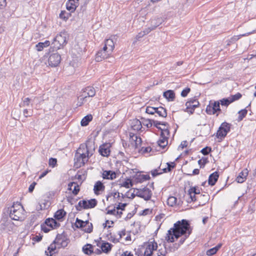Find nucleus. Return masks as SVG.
<instances>
[{
    "label": "nucleus",
    "mask_w": 256,
    "mask_h": 256,
    "mask_svg": "<svg viewBox=\"0 0 256 256\" xmlns=\"http://www.w3.org/2000/svg\"><path fill=\"white\" fill-rule=\"evenodd\" d=\"M68 37V34L66 32H61L57 34L51 44L50 51H56L62 48L67 44Z\"/></svg>",
    "instance_id": "3"
},
{
    "label": "nucleus",
    "mask_w": 256,
    "mask_h": 256,
    "mask_svg": "<svg viewBox=\"0 0 256 256\" xmlns=\"http://www.w3.org/2000/svg\"><path fill=\"white\" fill-rule=\"evenodd\" d=\"M248 113V110L246 108L242 110H240L238 112V121L240 122L242 121L243 118L246 116V114Z\"/></svg>",
    "instance_id": "39"
},
{
    "label": "nucleus",
    "mask_w": 256,
    "mask_h": 256,
    "mask_svg": "<svg viewBox=\"0 0 256 256\" xmlns=\"http://www.w3.org/2000/svg\"><path fill=\"white\" fill-rule=\"evenodd\" d=\"M104 179L114 180L116 178V172L112 170H104L102 174Z\"/></svg>",
    "instance_id": "19"
},
{
    "label": "nucleus",
    "mask_w": 256,
    "mask_h": 256,
    "mask_svg": "<svg viewBox=\"0 0 256 256\" xmlns=\"http://www.w3.org/2000/svg\"><path fill=\"white\" fill-rule=\"evenodd\" d=\"M56 244H54V242L53 244H52L48 247V252L50 253V256H52V252L54 251L56 249Z\"/></svg>",
    "instance_id": "55"
},
{
    "label": "nucleus",
    "mask_w": 256,
    "mask_h": 256,
    "mask_svg": "<svg viewBox=\"0 0 256 256\" xmlns=\"http://www.w3.org/2000/svg\"><path fill=\"white\" fill-rule=\"evenodd\" d=\"M80 97L82 98H78V102L76 104L77 106H82L86 101V98L85 96H81L80 95Z\"/></svg>",
    "instance_id": "47"
},
{
    "label": "nucleus",
    "mask_w": 256,
    "mask_h": 256,
    "mask_svg": "<svg viewBox=\"0 0 256 256\" xmlns=\"http://www.w3.org/2000/svg\"><path fill=\"white\" fill-rule=\"evenodd\" d=\"M190 234H184L182 236L181 238L180 239L178 243H176L174 244V248H172L171 250L174 251L178 249V248L180 246V245L184 244V241L186 238H188Z\"/></svg>",
    "instance_id": "23"
},
{
    "label": "nucleus",
    "mask_w": 256,
    "mask_h": 256,
    "mask_svg": "<svg viewBox=\"0 0 256 256\" xmlns=\"http://www.w3.org/2000/svg\"><path fill=\"white\" fill-rule=\"evenodd\" d=\"M152 150V148L150 146L148 147H142L141 148L140 151L142 154H146L150 152Z\"/></svg>",
    "instance_id": "63"
},
{
    "label": "nucleus",
    "mask_w": 256,
    "mask_h": 256,
    "mask_svg": "<svg viewBox=\"0 0 256 256\" xmlns=\"http://www.w3.org/2000/svg\"><path fill=\"white\" fill-rule=\"evenodd\" d=\"M112 145L110 142H106L99 147L98 152L102 156L108 157L110 153V148Z\"/></svg>",
    "instance_id": "12"
},
{
    "label": "nucleus",
    "mask_w": 256,
    "mask_h": 256,
    "mask_svg": "<svg viewBox=\"0 0 256 256\" xmlns=\"http://www.w3.org/2000/svg\"><path fill=\"white\" fill-rule=\"evenodd\" d=\"M166 164L168 165L167 170L170 172L176 166V165L174 162H167Z\"/></svg>",
    "instance_id": "59"
},
{
    "label": "nucleus",
    "mask_w": 256,
    "mask_h": 256,
    "mask_svg": "<svg viewBox=\"0 0 256 256\" xmlns=\"http://www.w3.org/2000/svg\"><path fill=\"white\" fill-rule=\"evenodd\" d=\"M232 124L226 122H222L217 130L216 136L218 138L224 139L230 132Z\"/></svg>",
    "instance_id": "7"
},
{
    "label": "nucleus",
    "mask_w": 256,
    "mask_h": 256,
    "mask_svg": "<svg viewBox=\"0 0 256 256\" xmlns=\"http://www.w3.org/2000/svg\"><path fill=\"white\" fill-rule=\"evenodd\" d=\"M83 252L88 255H90L94 253L93 246L91 244H87L82 247Z\"/></svg>",
    "instance_id": "31"
},
{
    "label": "nucleus",
    "mask_w": 256,
    "mask_h": 256,
    "mask_svg": "<svg viewBox=\"0 0 256 256\" xmlns=\"http://www.w3.org/2000/svg\"><path fill=\"white\" fill-rule=\"evenodd\" d=\"M163 96L168 101H173L175 98V94L172 90H168L164 92Z\"/></svg>",
    "instance_id": "27"
},
{
    "label": "nucleus",
    "mask_w": 256,
    "mask_h": 256,
    "mask_svg": "<svg viewBox=\"0 0 256 256\" xmlns=\"http://www.w3.org/2000/svg\"><path fill=\"white\" fill-rule=\"evenodd\" d=\"M74 184V186L72 190V194L74 196H76L78 194V193L79 192L80 190V189L79 188V186L77 184V182H70V183H69L68 184V190H72V186Z\"/></svg>",
    "instance_id": "30"
},
{
    "label": "nucleus",
    "mask_w": 256,
    "mask_h": 256,
    "mask_svg": "<svg viewBox=\"0 0 256 256\" xmlns=\"http://www.w3.org/2000/svg\"><path fill=\"white\" fill-rule=\"evenodd\" d=\"M98 204V201L95 198H92L88 200H80L77 205L75 206L76 210L81 211L83 209H89L94 208Z\"/></svg>",
    "instance_id": "6"
},
{
    "label": "nucleus",
    "mask_w": 256,
    "mask_h": 256,
    "mask_svg": "<svg viewBox=\"0 0 256 256\" xmlns=\"http://www.w3.org/2000/svg\"><path fill=\"white\" fill-rule=\"evenodd\" d=\"M135 142V148H138L139 146H140L142 144V140L141 138L138 136H136V140H134Z\"/></svg>",
    "instance_id": "51"
},
{
    "label": "nucleus",
    "mask_w": 256,
    "mask_h": 256,
    "mask_svg": "<svg viewBox=\"0 0 256 256\" xmlns=\"http://www.w3.org/2000/svg\"><path fill=\"white\" fill-rule=\"evenodd\" d=\"M162 22V20L160 18H157L156 19L152 20L151 21L152 26H156V28L159 26Z\"/></svg>",
    "instance_id": "43"
},
{
    "label": "nucleus",
    "mask_w": 256,
    "mask_h": 256,
    "mask_svg": "<svg viewBox=\"0 0 256 256\" xmlns=\"http://www.w3.org/2000/svg\"><path fill=\"white\" fill-rule=\"evenodd\" d=\"M36 49L38 51H42L44 48H46L42 42H40L36 46Z\"/></svg>",
    "instance_id": "62"
},
{
    "label": "nucleus",
    "mask_w": 256,
    "mask_h": 256,
    "mask_svg": "<svg viewBox=\"0 0 256 256\" xmlns=\"http://www.w3.org/2000/svg\"><path fill=\"white\" fill-rule=\"evenodd\" d=\"M208 162V158H202V159L198 160V164L200 168H204Z\"/></svg>",
    "instance_id": "49"
},
{
    "label": "nucleus",
    "mask_w": 256,
    "mask_h": 256,
    "mask_svg": "<svg viewBox=\"0 0 256 256\" xmlns=\"http://www.w3.org/2000/svg\"><path fill=\"white\" fill-rule=\"evenodd\" d=\"M213 114H216V116H218V114L222 112V110L220 108V102L219 101L213 102Z\"/></svg>",
    "instance_id": "25"
},
{
    "label": "nucleus",
    "mask_w": 256,
    "mask_h": 256,
    "mask_svg": "<svg viewBox=\"0 0 256 256\" xmlns=\"http://www.w3.org/2000/svg\"><path fill=\"white\" fill-rule=\"evenodd\" d=\"M104 43L106 46L108 48V52H112L114 48V44L113 40L112 39H107L105 40Z\"/></svg>",
    "instance_id": "37"
},
{
    "label": "nucleus",
    "mask_w": 256,
    "mask_h": 256,
    "mask_svg": "<svg viewBox=\"0 0 256 256\" xmlns=\"http://www.w3.org/2000/svg\"><path fill=\"white\" fill-rule=\"evenodd\" d=\"M219 177V174L218 172H214L213 173L211 174L208 179V185L213 186H214Z\"/></svg>",
    "instance_id": "16"
},
{
    "label": "nucleus",
    "mask_w": 256,
    "mask_h": 256,
    "mask_svg": "<svg viewBox=\"0 0 256 256\" xmlns=\"http://www.w3.org/2000/svg\"><path fill=\"white\" fill-rule=\"evenodd\" d=\"M96 94L95 89L92 86H87L82 90L81 96H85L88 97H93Z\"/></svg>",
    "instance_id": "13"
},
{
    "label": "nucleus",
    "mask_w": 256,
    "mask_h": 256,
    "mask_svg": "<svg viewBox=\"0 0 256 256\" xmlns=\"http://www.w3.org/2000/svg\"><path fill=\"white\" fill-rule=\"evenodd\" d=\"M69 240L62 234H58L55 240L54 241V244H56L58 248H64L66 246L69 242Z\"/></svg>",
    "instance_id": "11"
},
{
    "label": "nucleus",
    "mask_w": 256,
    "mask_h": 256,
    "mask_svg": "<svg viewBox=\"0 0 256 256\" xmlns=\"http://www.w3.org/2000/svg\"><path fill=\"white\" fill-rule=\"evenodd\" d=\"M158 244L154 240L150 242L149 240L144 244L140 246L136 249H134L136 256H152L153 251L156 250Z\"/></svg>",
    "instance_id": "2"
},
{
    "label": "nucleus",
    "mask_w": 256,
    "mask_h": 256,
    "mask_svg": "<svg viewBox=\"0 0 256 256\" xmlns=\"http://www.w3.org/2000/svg\"><path fill=\"white\" fill-rule=\"evenodd\" d=\"M210 126L206 128V130H205V128H203L200 130V132L202 134H200L202 136H208L210 133Z\"/></svg>",
    "instance_id": "58"
},
{
    "label": "nucleus",
    "mask_w": 256,
    "mask_h": 256,
    "mask_svg": "<svg viewBox=\"0 0 256 256\" xmlns=\"http://www.w3.org/2000/svg\"><path fill=\"white\" fill-rule=\"evenodd\" d=\"M248 174V170L247 168L244 169L236 178V180L238 183H242L246 179Z\"/></svg>",
    "instance_id": "17"
},
{
    "label": "nucleus",
    "mask_w": 256,
    "mask_h": 256,
    "mask_svg": "<svg viewBox=\"0 0 256 256\" xmlns=\"http://www.w3.org/2000/svg\"><path fill=\"white\" fill-rule=\"evenodd\" d=\"M79 0H68L66 3V9L74 12L78 6Z\"/></svg>",
    "instance_id": "15"
},
{
    "label": "nucleus",
    "mask_w": 256,
    "mask_h": 256,
    "mask_svg": "<svg viewBox=\"0 0 256 256\" xmlns=\"http://www.w3.org/2000/svg\"><path fill=\"white\" fill-rule=\"evenodd\" d=\"M177 198L175 196H170L167 200V204L170 206H174L176 204Z\"/></svg>",
    "instance_id": "40"
},
{
    "label": "nucleus",
    "mask_w": 256,
    "mask_h": 256,
    "mask_svg": "<svg viewBox=\"0 0 256 256\" xmlns=\"http://www.w3.org/2000/svg\"><path fill=\"white\" fill-rule=\"evenodd\" d=\"M88 226L84 229V230L87 233H90L92 232L93 226L91 222H88V224H87Z\"/></svg>",
    "instance_id": "50"
},
{
    "label": "nucleus",
    "mask_w": 256,
    "mask_h": 256,
    "mask_svg": "<svg viewBox=\"0 0 256 256\" xmlns=\"http://www.w3.org/2000/svg\"><path fill=\"white\" fill-rule=\"evenodd\" d=\"M192 230L188 220L183 219L178 220L174 224L173 228L168 231L166 240L168 242H174V238L178 239L184 234H190Z\"/></svg>",
    "instance_id": "1"
},
{
    "label": "nucleus",
    "mask_w": 256,
    "mask_h": 256,
    "mask_svg": "<svg viewBox=\"0 0 256 256\" xmlns=\"http://www.w3.org/2000/svg\"><path fill=\"white\" fill-rule=\"evenodd\" d=\"M91 156L84 153L76 152L74 158L75 165L80 167L84 166Z\"/></svg>",
    "instance_id": "8"
},
{
    "label": "nucleus",
    "mask_w": 256,
    "mask_h": 256,
    "mask_svg": "<svg viewBox=\"0 0 256 256\" xmlns=\"http://www.w3.org/2000/svg\"><path fill=\"white\" fill-rule=\"evenodd\" d=\"M48 164L50 166L54 168L57 164V160L56 158H51L49 159Z\"/></svg>",
    "instance_id": "54"
},
{
    "label": "nucleus",
    "mask_w": 256,
    "mask_h": 256,
    "mask_svg": "<svg viewBox=\"0 0 256 256\" xmlns=\"http://www.w3.org/2000/svg\"><path fill=\"white\" fill-rule=\"evenodd\" d=\"M222 244H218L216 246L206 251V254L208 256H210L216 253V252L218 250L221 248Z\"/></svg>",
    "instance_id": "33"
},
{
    "label": "nucleus",
    "mask_w": 256,
    "mask_h": 256,
    "mask_svg": "<svg viewBox=\"0 0 256 256\" xmlns=\"http://www.w3.org/2000/svg\"><path fill=\"white\" fill-rule=\"evenodd\" d=\"M66 212L64 210V209H60L58 210L56 212L54 215V217L56 220H60L66 216Z\"/></svg>",
    "instance_id": "28"
},
{
    "label": "nucleus",
    "mask_w": 256,
    "mask_h": 256,
    "mask_svg": "<svg viewBox=\"0 0 256 256\" xmlns=\"http://www.w3.org/2000/svg\"><path fill=\"white\" fill-rule=\"evenodd\" d=\"M92 114H88L85 116L81 120L80 124L82 126H86L88 123L92 120Z\"/></svg>",
    "instance_id": "35"
},
{
    "label": "nucleus",
    "mask_w": 256,
    "mask_h": 256,
    "mask_svg": "<svg viewBox=\"0 0 256 256\" xmlns=\"http://www.w3.org/2000/svg\"><path fill=\"white\" fill-rule=\"evenodd\" d=\"M156 28V26H150L147 28H146L142 31L144 35H146L150 33L152 30H154Z\"/></svg>",
    "instance_id": "64"
},
{
    "label": "nucleus",
    "mask_w": 256,
    "mask_h": 256,
    "mask_svg": "<svg viewBox=\"0 0 256 256\" xmlns=\"http://www.w3.org/2000/svg\"><path fill=\"white\" fill-rule=\"evenodd\" d=\"M136 180L137 182H142L146 180L150 179V176L148 174H138L136 175Z\"/></svg>",
    "instance_id": "36"
},
{
    "label": "nucleus",
    "mask_w": 256,
    "mask_h": 256,
    "mask_svg": "<svg viewBox=\"0 0 256 256\" xmlns=\"http://www.w3.org/2000/svg\"><path fill=\"white\" fill-rule=\"evenodd\" d=\"M242 96V95L240 93L238 92L234 95H232L228 97L231 102H232L236 100H237L240 99Z\"/></svg>",
    "instance_id": "42"
},
{
    "label": "nucleus",
    "mask_w": 256,
    "mask_h": 256,
    "mask_svg": "<svg viewBox=\"0 0 256 256\" xmlns=\"http://www.w3.org/2000/svg\"><path fill=\"white\" fill-rule=\"evenodd\" d=\"M61 60V56L58 52L50 54L48 57V63L52 67L58 66Z\"/></svg>",
    "instance_id": "10"
},
{
    "label": "nucleus",
    "mask_w": 256,
    "mask_h": 256,
    "mask_svg": "<svg viewBox=\"0 0 256 256\" xmlns=\"http://www.w3.org/2000/svg\"><path fill=\"white\" fill-rule=\"evenodd\" d=\"M190 88H186L182 90L180 95L182 97H186L188 96V94L190 92Z\"/></svg>",
    "instance_id": "60"
},
{
    "label": "nucleus",
    "mask_w": 256,
    "mask_h": 256,
    "mask_svg": "<svg viewBox=\"0 0 256 256\" xmlns=\"http://www.w3.org/2000/svg\"><path fill=\"white\" fill-rule=\"evenodd\" d=\"M168 136H160V139L158 142V145L160 148H164L168 145Z\"/></svg>",
    "instance_id": "32"
},
{
    "label": "nucleus",
    "mask_w": 256,
    "mask_h": 256,
    "mask_svg": "<svg viewBox=\"0 0 256 256\" xmlns=\"http://www.w3.org/2000/svg\"><path fill=\"white\" fill-rule=\"evenodd\" d=\"M254 32H255V30H254L252 32H250L246 33V34H240L239 36H233L230 39L228 40H226V42H227L226 46H230L231 44L235 43L241 37L248 36V35L254 33Z\"/></svg>",
    "instance_id": "14"
},
{
    "label": "nucleus",
    "mask_w": 256,
    "mask_h": 256,
    "mask_svg": "<svg viewBox=\"0 0 256 256\" xmlns=\"http://www.w3.org/2000/svg\"><path fill=\"white\" fill-rule=\"evenodd\" d=\"M156 108L148 106L146 108V112L147 114H154V110H156Z\"/></svg>",
    "instance_id": "61"
},
{
    "label": "nucleus",
    "mask_w": 256,
    "mask_h": 256,
    "mask_svg": "<svg viewBox=\"0 0 256 256\" xmlns=\"http://www.w3.org/2000/svg\"><path fill=\"white\" fill-rule=\"evenodd\" d=\"M10 217L14 220H23L24 218V210L20 204H14L8 210Z\"/></svg>",
    "instance_id": "4"
},
{
    "label": "nucleus",
    "mask_w": 256,
    "mask_h": 256,
    "mask_svg": "<svg viewBox=\"0 0 256 256\" xmlns=\"http://www.w3.org/2000/svg\"><path fill=\"white\" fill-rule=\"evenodd\" d=\"M45 224L48 226L52 228H56L60 225V224L57 222H56V220L52 218H48L46 219L45 220Z\"/></svg>",
    "instance_id": "24"
},
{
    "label": "nucleus",
    "mask_w": 256,
    "mask_h": 256,
    "mask_svg": "<svg viewBox=\"0 0 256 256\" xmlns=\"http://www.w3.org/2000/svg\"><path fill=\"white\" fill-rule=\"evenodd\" d=\"M212 151V148L210 147L206 146L203 148L200 152L204 156L208 155Z\"/></svg>",
    "instance_id": "53"
},
{
    "label": "nucleus",
    "mask_w": 256,
    "mask_h": 256,
    "mask_svg": "<svg viewBox=\"0 0 256 256\" xmlns=\"http://www.w3.org/2000/svg\"><path fill=\"white\" fill-rule=\"evenodd\" d=\"M126 203H119L118 204L115 206L114 208L117 210H124L126 206H127Z\"/></svg>",
    "instance_id": "57"
},
{
    "label": "nucleus",
    "mask_w": 256,
    "mask_h": 256,
    "mask_svg": "<svg viewBox=\"0 0 256 256\" xmlns=\"http://www.w3.org/2000/svg\"><path fill=\"white\" fill-rule=\"evenodd\" d=\"M109 55L106 52L100 50L96 55L95 60L96 62H101L102 60L108 58Z\"/></svg>",
    "instance_id": "20"
},
{
    "label": "nucleus",
    "mask_w": 256,
    "mask_h": 256,
    "mask_svg": "<svg viewBox=\"0 0 256 256\" xmlns=\"http://www.w3.org/2000/svg\"><path fill=\"white\" fill-rule=\"evenodd\" d=\"M88 224V220L83 221L78 218H76V226L78 228H84Z\"/></svg>",
    "instance_id": "34"
},
{
    "label": "nucleus",
    "mask_w": 256,
    "mask_h": 256,
    "mask_svg": "<svg viewBox=\"0 0 256 256\" xmlns=\"http://www.w3.org/2000/svg\"><path fill=\"white\" fill-rule=\"evenodd\" d=\"M131 128L134 130L138 131L142 128V123L138 119H133L131 121Z\"/></svg>",
    "instance_id": "18"
},
{
    "label": "nucleus",
    "mask_w": 256,
    "mask_h": 256,
    "mask_svg": "<svg viewBox=\"0 0 256 256\" xmlns=\"http://www.w3.org/2000/svg\"><path fill=\"white\" fill-rule=\"evenodd\" d=\"M213 101L210 100L208 105L206 106V112L208 114H213Z\"/></svg>",
    "instance_id": "41"
},
{
    "label": "nucleus",
    "mask_w": 256,
    "mask_h": 256,
    "mask_svg": "<svg viewBox=\"0 0 256 256\" xmlns=\"http://www.w3.org/2000/svg\"><path fill=\"white\" fill-rule=\"evenodd\" d=\"M96 150L95 143L90 140H87L85 143L80 144L76 152L84 153L92 156Z\"/></svg>",
    "instance_id": "5"
},
{
    "label": "nucleus",
    "mask_w": 256,
    "mask_h": 256,
    "mask_svg": "<svg viewBox=\"0 0 256 256\" xmlns=\"http://www.w3.org/2000/svg\"><path fill=\"white\" fill-rule=\"evenodd\" d=\"M170 135V131L168 128H162L161 130L160 136H168Z\"/></svg>",
    "instance_id": "56"
},
{
    "label": "nucleus",
    "mask_w": 256,
    "mask_h": 256,
    "mask_svg": "<svg viewBox=\"0 0 256 256\" xmlns=\"http://www.w3.org/2000/svg\"><path fill=\"white\" fill-rule=\"evenodd\" d=\"M142 123L144 126H146L147 128H151L154 124V120L150 119H146L144 118H142Z\"/></svg>",
    "instance_id": "38"
},
{
    "label": "nucleus",
    "mask_w": 256,
    "mask_h": 256,
    "mask_svg": "<svg viewBox=\"0 0 256 256\" xmlns=\"http://www.w3.org/2000/svg\"><path fill=\"white\" fill-rule=\"evenodd\" d=\"M112 246L111 244L105 242H102L100 248L104 252L108 254L111 250Z\"/></svg>",
    "instance_id": "26"
},
{
    "label": "nucleus",
    "mask_w": 256,
    "mask_h": 256,
    "mask_svg": "<svg viewBox=\"0 0 256 256\" xmlns=\"http://www.w3.org/2000/svg\"><path fill=\"white\" fill-rule=\"evenodd\" d=\"M200 194V190L196 187H191L188 190V194Z\"/></svg>",
    "instance_id": "48"
},
{
    "label": "nucleus",
    "mask_w": 256,
    "mask_h": 256,
    "mask_svg": "<svg viewBox=\"0 0 256 256\" xmlns=\"http://www.w3.org/2000/svg\"><path fill=\"white\" fill-rule=\"evenodd\" d=\"M104 188L105 186L104 184L100 181H98L94 186V192L96 194H98L99 192L104 191Z\"/></svg>",
    "instance_id": "22"
},
{
    "label": "nucleus",
    "mask_w": 256,
    "mask_h": 256,
    "mask_svg": "<svg viewBox=\"0 0 256 256\" xmlns=\"http://www.w3.org/2000/svg\"><path fill=\"white\" fill-rule=\"evenodd\" d=\"M137 192L136 195L137 196L144 198L145 200H150L152 196V193L150 190L146 186L142 188L136 189Z\"/></svg>",
    "instance_id": "9"
},
{
    "label": "nucleus",
    "mask_w": 256,
    "mask_h": 256,
    "mask_svg": "<svg viewBox=\"0 0 256 256\" xmlns=\"http://www.w3.org/2000/svg\"><path fill=\"white\" fill-rule=\"evenodd\" d=\"M154 114H157L160 116L166 118L167 116L166 110L162 106L156 108Z\"/></svg>",
    "instance_id": "29"
},
{
    "label": "nucleus",
    "mask_w": 256,
    "mask_h": 256,
    "mask_svg": "<svg viewBox=\"0 0 256 256\" xmlns=\"http://www.w3.org/2000/svg\"><path fill=\"white\" fill-rule=\"evenodd\" d=\"M111 196H113L114 198H118L120 196V194L118 192H110V193L108 194V196H106V200H108V198Z\"/></svg>",
    "instance_id": "52"
},
{
    "label": "nucleus",
    "mask_w": 256,
    "mask_h": 256,
    "mask_svg": "<svg viewBox=\"0 0 256 256\" xmlns=\"http://www.w3.org/2000/svg\"><path fill=\"white\" fill-rule=\"evenodd\" d=\"M199 104V102L196 98V97L190 98L186 103V106H188V108H190L191 106L194 108H196L198 106Z\"/></svg>",
    "instance_id": "21"
},
{
    "label": "nucleus",
    "mask_w": 256,
    "mask_h": 256,
    "mask_svg": "<svg viewBox=\"0 0 256 256\" xmlns=\"http://www.w3.org/2000/svg\"><path fill=\"white\" fill-rule=\"evenodd\" d=\"M133 185L132 182L130 179H128L126 181L124 182L122 184H120V186L129 188Z\"/></svg>",
    "instance_id": "45"
},
{
    "label": "nucleus",
    "mask_w": 256,
    "mask_h": 256,
    "mask_svg": "<svg viewBox=\"0 0 256 256\" xmlns=\"http://www.w3.org/2000/svg\"><path fill=\"white\" fill-rule=\"evenodd\" d=\"M70 13L66 12L65 10H62L60 14V18L64 20H67L70 16Z\"/></svg>",
    "instance_id": "44"
},
{
    "label": "nucleus",
    "mask_w": 256,
    "mask_h": 256,
    "mask_svg": "<svg viewBox=\"0 0 256 256\" xmlns=\"http://www.w3.org/2000/svg\"><path fill=\"white\" fill-rule=\"evenodd\" d=\"M219 102L222 106H228L230 104L232 103L229 98H222L220 100Z\"/></svg>",
    "instance_id": "46"
}]
</instances>
